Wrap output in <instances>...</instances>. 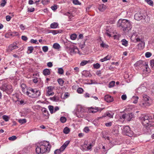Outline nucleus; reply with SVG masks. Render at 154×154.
Listing matches in <instances>:
<instances>
[{
  "mask_svg": "<svg viewBox=\"0 0 154 154\" xmlns=\"http://www.w3.org/2000/svg\"><path fill=\"white\" fill-rule=\"evenodd\" d=\"M51 147V146L49 142L44 141L43 144H39L36 148V152L37 154L48 152L50 151Z\"/></svg>",
  "mask_w": 154,
  "mask_h": 154,
  "instance_id": "obj_1",
  "label": "nucleus"
},
{
  "mask_svg": "<svg viewBox=\"0 0 154 154\" xmlns=\"http://www.w3.org/2000/svg\"><path fill=\"white\" fill-rule=\"evenodd\" d=\"M117 26L123 31L129 30L132 28L130 21L125 19H119L118 22Z\"/></svg>",
  "mask_w": 154,
  "mask_h": 154,
  "instance_id": "obj_2",
  "label": "nucleus"
},
{
  "mask_svg": "<svg viewBox=\"0 0 154 154\" xmlns=\"http://www.w3.org/2000/svg\"><path fill=\"white\" fill-rule=\"evenodd\" d=\"M151 117L148 116H145L141 118V120L143 125L147 128L150 127L154 128V124H152L151 123Z\"/></svg>",
  "mask_w": 154,
  "mask_h": 154,
  "instance_id": "obj_3",
  "label": "nucleus"
},
{
  "mask_svg": "<svg viewBox=\"0 0 154 154\" xmlns=\"http://www.w3.org/2000/svg\"><path fill=\"white\" fill-rule=\"evenodd\" d=\"M143 101L140 103V105L143 107L149 106L151 104L152 100L150 98L146 95L143 97Z\"/></svg>",
  "mask_w": 154,
  "mask_h": 154,
  "instance_id": "obj_4",
  "label": "nucleus"
},
{
  "mask_svg": "<svg viewBox=\"0 0 154 154\" xmlns=\"http://www.w3.org/2000/svg\"><path fill=\"white\" fill-rule=\"evenodd\" d=\"M95 143V141H93L91 143L88 144L87 141H85L84 142V144L81 146V149L83 151L91 149L92 147L94 145Z\"/></svg>",
  "mask_w": 154,
  "mask_h": 154,
  "instance_id": "obj_5",
  "label": "nucleus"
},
{
  "mask_svg": "<svg viewBox=\"0 0 154 154\" xmlns=\"http://www.w3.org/2000/svg\"><path fill=\"white\" fill-rule=\"evenodd\" d=\"M85 109L82 107L79 108L76 112L77 116L79 118H83L85 117Z\"/></svg>",
  "mask_w": 154,
  "mask_h": 154,
  "instance_id": "obj_6",
  "label": "nucleus"
},
{
  "mask_svg": "<svg viewBox=\"0 0 154 154\" xmlns=\"http://www.w3.org/2000/svg\"><path fill=\"white\" fill-rule=\"evenodd\" d=\"M123 132L126 135L129 137H131L133 134V132L131 131L128 126H126L123 128Z\"/></svg>",
  "mask_w": 154,
  "mask_h": 154,
  "instance_id": "obj_7",
  "label": "nucleus"
},
{
  "mask_svg": "<svg viewBox=\"0 0 154 154\" xmlns=\"http://www.w3.org/2000/svg\"><path fill=\"white\" fill-rule=\"evenodd\" d=\"M69 51L71 54L74 53H79L78 48L75 46H73L69 48Z\"/></svg>",
  "mask_w": 154,
  "mask_h": 154,
  "instance_id": "obj_8",
  "label": "nucleus"
},
{
  "mask_svg": "<svg viewBox=\"0 0 154 154\" xmlns=\"http://www.w3.org/2000/svg\"><path fill=\"white\" fill-rule=\"evenodd\" d=\"M48 91L46 94L47 96L53 95L54 93L53 91V89L54 88L52 86H49L47 88Z\"/></svg>",
  "mask_w": 154,
  "mask_h": 154,
  "instance_id": "obj_9",
  "label": "nucleus"
},
{
  "mask_svg": "<svg viewBox=\"0 0 154 154\" xmlns=\"http://www.w3.org/2000/svg\"><path fill=\"white\" fill-rule=\"evenodd\" d=\"M33 89L31 88H29L27 89V91L25 92L26 94L30 97L34 98V95L33 94Z\"/></svg>",
  "mask_w": 154,
  "mask_h": 154,
  "instance_id": "obj_10",
  "label": "nucleus"
},
{
  "mask_svg": "<svg viewBox=\"0 0 154 154\" xmlns=\"http://www.w3.org/2000/svg\"><path fill=\"white\" fill-rule=\"evenodd\" d=\"M103 109V108H100L97 107L93 108L91 107L90 109V112L94 113L97 111H101Z\"/></svg>",
  "mask_w": 154,
  "mask_h": 154,
  "instance_id": "obj_11",
  "label": "nucleus"
},
{
  "mask_svg": "<svg viewBox=\"0 0 154 154\" xmlns=\"http://www.w3.org/2000/svg\"><path fill=\"white\" fill-rule=\"evenodd\" d=\"M143 15L142 14L137 13L134 15V18L137 20H139L143 19Z\"/></svg>",
  "mask_w": 154,
  "mask_h": 154,
  "instance_id": "obj_12",
  "label": "nucleus"
},
{
  "mask_svg": "<svg viewBox=\"0 0 154 154\" xmlns=\"http://www.w3.org/2000/svg\"><path fill=\"white\" fill-rule=\"evenodd\" d=\"M104 100L107 102H111L113 101V98L111 96L106 95L104 97Z\"/></svg>",
  "mask_w": 154,
  "mask_h": 154,
  "instance_id": "obj_13",
  "label": "nucleus"
},
{
  "mask_svg": "<svg viewBox=\"0 0 154 154\" xmlns=\"http://www.w3.org/2000/svg\"><path fill=\"white\" fill-rule=\"evenodd\" d=\"M18 47L15 44H12L10 45L8 48L9 51H11L15 49H17Z\"/></svg>",
  "mask_w": 154,
  "mask_h": 154,
  "instance_id": "obj_14",
  "label": "nucleus"
},
{
  "mask_svg": "<svg viewBox=\"0 0 154 154\" xmlns=\"http://www.w3.org/2000/svg\"><path fill=\"white\" fill-rule=\"evenodd\" d=\"M143 62L142 60H139L137 61L134 64V66L135 67H143L144 65Z\"/></svg>",
  "mask_w": 154,
  "mask_h": 154,
  "instance_id": "obj_15",
  "label": "nucleus"
},
{
  "mask_svg": "<svg viewBox=\"0 0 154 154\" xmlns=\"http://www.w3.org/2000/svg\"><path fill=\"white\" fill-rule=\"evenodd\" d=\"M106 5L104 4H102L99 5L98 9L100 11H103L106 8Z\"/></svg>",
  "mask_w": 154,
  "mask_h": 154,
  "instance_id": "obj_16",
  "label": "nucleus"
},
{
  "mask_svg": "<svg viewBox=\"0 0 154 154\" xmlns=\"http://www.w3.org/2000/svg\"><path fill=\"white\" fill-rule=\"evenodd\" d=\"M50 69L46 68L43 70V73L45 75H50Z\"/></svg>",
  "mask_w": 154,
  "mask_h": 154,
  "instance_id": "obj_17",
  "label": "nucleus"
},
{
  "mask_svg": "<svg viewBox=\"0 0 154 154\" xmlns=\"http://www.w3.org/2000/svg\"><path fill=\"white\" fill-rule=\"evenodd\" d=\"M106 116H108L110 118H112L113 117V114L112 115L109 112H107L106 114H104L103 116L100 118H103V117H105Z\"/></svg>",
  "mask_w": 154,
  "mask_h": 154,
  "instance_id": "obj_18",
  "label": "nucleus"
},
{
  "mask_svg": "<svg viewBox=\"0 0 154 154\" xmlns=\"http://www.w3.org/2000/svg\"><path fill=\"white\" fill-rule=\"evenodd\" d=\"M64 14L68 17L69 20H71V18L73 17L71 12H66Z\"/></svg>",
  "mask_w": 154,
  "mask_h": 154,
  "instance_id": "obj_19",
  "label": "nucleus"
},
{
  "mask_svg": "<svg viewBox=\"0 0 154 154\" xmlns=\"http://www.w3.org/2000/svg\"><path fill=\"white\" fill-rule=\"evenodd\" d=\"M134 117V115L132 113H130L127 115L126 119L128 121L131 120L132 118Z\"/></svg>",
  "mask_w": 154,
  "mask_h": 154,
  "instance_id": "obj_20",
  "label": "nucleus"
},
{
  "mask_svg": "<svg viewBox=\"0 0 154 154\" xmlns=\"http://www.w3.org/2000/svg\"><path fill=\"white\" fill-rule=\"evenodd\" d=\"M143 74H147L151 72L150 68H144L143 70Z\"/></svg>",
  "mask_w": 154,
  "mask_h": 154,
  "instance_id": "obj_21",
  "label": "nucleus"
},
{
  "mask_svg": "<svg viewBox=\"0 0 154 154\" xmlns=\"http://www.w3.org/2000/svg\"><path fill=\"white\" fill-rule=\"evenodd\" d=\"M111 58V57L110 56L107 55L106 56L104 57L103 59H101L100 60V61L101 62H103L104 61L109 60Z\"/></svg>",
  "mask_w": 154,
  "mask_h": 154,
  "instance_id": "obj_22",
  "label": "nucleus"
},
{
  "mask_svg": "<svg viewBox=\"0 0 154 154\" xmlns=\"http://www.w3.org/2000/svg\"><path fill=\"white\" fill-rule=\"evenodd\" d=\"M145 43L144 42H141L138 44V48L140 50L143 49L144 47Z\"/></svg>",
  "mask_w": 154,
  "mask_h": 154,
  "instance_id": "obj_23",
  "label": "nucleus"
},
{
  "mask_svg": "<svg viewBox=\"0 0 154 154\" xmlns=\"http://www.w3.org/2000/svg\"><path fill=\"white\" fill-rule=\"evenodd\" d=\"M58 26V23L56 22H54L50 25V27L51 28L55 29L57 28Z\"/></svg>",
  "mask_w": 154,
  "mask_h": 154,
  "instance_id": "obj_24",
  "label": "nucleus"
},
{
  "mask_svg": "<svg viewBox=\"0 0 154 154\" xmlns=\"http://www.w3.org/2000/svg\"><path fill=\"white\" fill-rule=\"evenodd\" d=\"M90 62V60H83L82 61L81 63H80V65L81 66H83L84 65H86L88 63H89Z\"/></svg>",
  "mask_w": 154,
  "mask_h": 154,
  "instance_id": "obj_25",
  "label": "nucleus"
},
{
  "mask_svg": "<svg viewBox=\"0 0 154 154\" xmlns=\"http://www.w3.org/2000/svg\"><path fill=\"white\" fill-rule=\"evenodd\" d=\"M144 17H143V19H144V22L146 23H148L150 21V18L147 16V15H146L145 16V15H143Z\"/></svg>",
  "mask_w": 154,
  "mask_h": 154,
  "instance_id": "obj_26",
  "label": "nucleus"
},
{
  "mask_svg": "<svg viewBox=\"0 0 154 154\" xmlns=\"http://www.w3.org/2000/svg\"><path fill=\"white\" fill-rule=\"evenodd\" d=\"M121 42H122V44L125 46H127L128 44V42L125 39H123L122 40Z\"/></svg>",
  "mask_w": 154,
  "mask_h": 154,
  "instance_id": "obj_27",
  "label": "nucleus"
},
{
  "mask_svg": "<svg viewBox=\"0 0 154 154\" xmlns=\"http://www.w3.org/2000/svg\"><path fill=\"white\" fill-rule=\"evenodd\" d=\"M41 94V93L39 91L36 89L35 95H34V98L37 97L39 96Z\"/></svg>",
  "mask_w": 154,
  "mask_h": 154,
  "instance_id": "obj_28",
  "label": "nucleus"
},
{
  "mask_svg": "<svg viewBox=\"0 0 154 154\" xmlns=\"http://www.w3.org/2000/svg\"><path fill=\"white\" fill-rule=\"evenodd\" d=\"M70 131V129L67 127H65L63 130V132L64 134H68Z\"/></svg>",
  "mask_w": 154,
  "mask_h": 154,
  "instance_id": "obj_29",
  "label": "nucleus"
},
{
  "mask_svg": "<svg viewBox=\"0 0 154 154\" xmlns=\"http://www.w3.org/2000/svg\"><path fill=\"white\" fill-rule=\"evenodd\" d=\"M57 82L60 86H62L63 85L64 81L61 78L57 80Z\"/></svg>",
  "mask_w": 154,
  "mask_h": 154,
  "instance_id": "obj_30",
  "label": "nucleus"
},
{
  "mask_svg": "<svg viewBox=\"0 0 154 154\" xmlns=\"http://www.w3.org/2000/svg\"><path fill=\"white\" fill-rule=\"evenodd\" d=\"M139 97L137 96H134L132 97V99L134 100L133 103H136L138 101Z\"/></svg>",
  "mask_w": 154,
  "mask_h": 154,
  "instance_id": "obj_31",
  "label": "nucleus"
},
{
  "mask_svg": "<svg viewBox=\"0 0 154 154\" xmlns=\"http://www.w3.org/2000/svg\"><path fill=\"white\" fill-rule=\"evenodd\" d=\"M21 88L22 89V91L24 93H25V91H26V85L24 84H22L21 85Z\"/></svg>",
  "mask_w": 154,
  "mask_h": 154,
  "instance_id": "obj_32",
  "label": "nucleus"
},
{
  "mask_svg": "<svg viewBox=\"0 0 154 154\" xmlns=\"http://www.w3.org/2000/svg\"><path fill=\"white\" fill-rule=\"evenodd\" d=\"M53 47L55 49H59L60 48V46L58 44L55 43L53 45Z\"/></svg>",
  "mask_w": 154,
  "mask_h": 154,
  "instance_id": "obj_33",
  "label": "nucleus"
},
{
  "mask_svg": "<svg viewBox=\"0 0 154 154\" xmlns=\"http://www.w3.org/2000/svg\"><path fill=\"white\" fill-rule=\"evenodd\" d=\"M148 4L152 6L153 5V2L151 0H144Z\"/></svg>",
  "mask_w": 154,
  "mask_h": 154,
  "instance_id": "obj_34",
  "label": "nucleus"
},
{
  "mask_svg": "<svg viewBox=\"0 0 154 154\" xmlns=\"http://www.w3.org/2000/svg\"><path fill=\"white\" fill-rule=\"evenodd\" d=\"M48 108L50 113L51 114H52L53 112L54 107L52 106L49 105L48 106Z\"/></svg>",
  "mask_w": 154,
  "mask_h": 154,
  "instance_id": "obj_35",
  "label": "nucleus"
},
{
  "mask_svg": "<svg viewBox=\"0 0 154 154\" xmlns=\"http://www.w3.org/2000/svg\"><path fill=\"white\" fill-rule=\"evenodd\" d=\"M77 37V35L75 34H72L70 35V38L72 40H75Z\"/></svg>",
  "mask_w": 154,
  "mask_h": 154,
  "instance_id": "obj_36",
  "label": "nucleus"
},
{
  "mask_svg": "<svg viewBox=\"0 0 154 154\" xmlns=\"http://www.w3.org/2000/svg\"><path fill=\"white\" fill-rule=\"evenodd\" d=\"M50 32L52 33L54 35H55L60 33V32L59 30H52Z\"/></svg>",
  "mask_w": 154,
  "mask_h": 154,
  "instance_id": "obj_37",
  "label": "nucleus"
},
{
  "mask_svg": "<svg viewBox=\"0 0 154 154\" xmlns=\"http://www.w3.org/2000/svg\"><path fill=\"white\" fill-rule=\"evenodd\" d=\"M28 51L29 52V53L30 54L34 50V48L32 46H30L28 47Z\"/></svg>",
  "mask_w": 154,
  "mask_h": 154,
  "instance_id": "obj_38",
  "label": "nucleus"
},
{
  "mask_svg": "<svg viewBox=\"0 0 154 154\" xmlns=\"http://www.w3.org/2000/svg\"><path fill=\"white\" fill-rule=\"evenodd\" d=\"M18 122L20 123L23 124L26 122V121L25 119H19Z\"/></svg>",
  "mask_w": 154,
  "mask_h": 154,
  "instance_id": "obj_39",
  "label": "nucleus"
},
{
  "mask_svg": "<svg viewBox=\"0 0 154 154\" xmlns=\"http://www.w3.org/2000/svg\"><path fill=\"white\" fill-rule=\"evenodd\" d=\"M17 137L15 136H13L8 138L9 140L11 141H14L16 140Z\"/></svg>",
  "mask_w": 154,
  "mask_h": 154,
  "instance_id": "obj_40",
  "label": "nucleus"
},
{
  "mask_svg": "<svg viewBox=\"0 0 154 154\" xmlns=\"http://www.w3.org/2000/svg\"><path fill=\"white\" fill-rule=\"evenodd\" d=\"M2 118L3 119L5 120V121L6 122H7L8 121L9 119V118L7 115H4L2 116Z\"/></svg>",
  "mask_w": 154,
  "mask_h": 154,
  "instance_id": "obj_41",
  "label": "nucleus"
},
{
  "mask_svg": "<svg viewBox=\"0 0 154 154\" xmlns=\"http://www.w3.org/2000/svg\"><path fill=\"white\" fill-rule=\"evenodd\" d=\"M50 2V0H42V3L44 5H46L48 4Z\"/></svg>",
  "mask_w": 154,
  "mask_h": 154,
  "instance_id": "obj_42",
  "label": "nucleus"
},
{
  "mask_svg": "<svg viewBox=\"0 0 154 154\" xmlns=\"http://www.w3.org/2000/svg\"><path fill=\"white\" fill-rule=\"evenodd\" d=\"M100 46L103 48H107L108 47L107 45H106L103 42H102V43L100 44Z\"/></svg>",
  "mask_w": 154,
  "mask_h": 154,
  "instance_id": "obj_43",
  "label": "nucleus"
},
{
  "mask_svg": "<svg viewBox=\"0 0 154 154\" xmlns=\"http://www.w3.org/2000/svg\"><path fill=\"white\" fill-rule=\"evenodd\" d=\"M115 84V82L114 81H112L110 82L109 85V88H112L114 86Z\"/></svg>",
  "mask_w": 154,
  "mask_h": 154,
  "instance_id": "obj_44",
  "label": "nucleus"
},
{
  "mask_svg": "<svg viewBox=\"0 0 154 154\" xmlns=\"http://www.w3.org/2000/svg\"><path fill=\"white\" fill-rule=\"evenodd\" d=\"M58 73L60 74H62L63 73V70L62 68H59Z\"/></svg>",
  "mask_w": 154,
  "mask_h": 154,
  "instance_id": "obj_45",
  "label": "nucleus"
},
{
  "mask_svg": "<svg viewBox=\"0 0 154 154\" xmlns=\"http://www.w3.org/2000/svg\"><path fill=\"white\" fill-rule=\"evenodd\" d=\"M66 119L64 117H62L60 119V121L62 123H64L66 121Z\"/></svg>",
  "mask_w": 154,
  "mask_h": 154,
  "instance_id": "obj_46",
  "label": "nucleus"
},
{
  "mask_svg": "<svg viewBox=\"0 0 154 154\" xmlns=\"http://www.w3.org/2000/svg\"><path fill=\"white\" fill-rule=\"evenodd\" d=\"M7 3V0H2L0 5L2 7H4Z\"/></svg>",
  "mask_w": 154,
  "mask_h": 154,
  "instance_id": "obj_47",
  "label": "nucleus"
},
{
  "mask_svg": "<svg viewBox=\"0 0 154 154\" xmlns=\"http://www.w3.org/2000/svg\"><path fill=\"white\" fill-rule=\"evenodd\" d=\"M43 51L45 52H47L48 50V47L47 46H44L42 48Z\"/></svg>",
  "mask_w": 154,
  "mask_h": 154,
  "instance_id": "obj_48",
  "label": "nucleus"
},
{
  "mask_svg": "<svg viewBox=\"0 0 154 154\" xmlns=\"http://www.w3.org/2000/svg\"><path fill=\"white\" fill-rule=\"evenodd\" d=\"M83 89L81 88H79L77 90V91L78 93L79 94L82 93L83 92Z\"/></svg>",
  "mask_w": 154,
  "mask_h": 154,
  "instance_id": "obj_49",
  "label": "nucleus"
},
{
  "mask_svg": "<svg viewBox=\"0 0 154 154\" xmlns=\"http://www.w3.org/2000/svg\"><path fill=\"white\" fill-rule=\"evenodd\" d=\"M62 152L59 149L55 150L54 152V154H60Z\"/></svg>",
  "mask_w": 154,
  "mask_h": 154,
  "instance_id": "obj_50",
  "label": "nucleus"
},
{
  "mask_svg": "<svg viewBox=\"0 0 154 154\" xmlns=\"http://www.w3.org/2000/svg\"><path fill=\"white\" fill-rule=\"evenodd\" d=\"M145 55L146 57L149 58L151 56L152 54L149 52H147L146 53Z\"/></svg>",
  "mask_w": 154,
  "mask_h": 154,
  "instance_id": "obj_51",
  "label": "nucleus"
},
{
  "mask_svg": "<svg viewBox=\"0 0 154 154\" xmlns=\"http://www.w3.org/2000/svg\"><path fill=\"white\" fill-rule=\"evenodd\" d=\"M70 141L69 140H67L63 144V145L66 148L67 146L69 143Z\"/></svg>",
  "mask_w": 154,
  "mask_h": 154,
  "instance_id": "obj_52",
  "label": "nucleus"
},
{
  "mask_svg": "<svg viewBox=\"0 0 154 154\" xmlns=\"http://www.w3.org/2000/svg\"><path fill=\"white\" fill-rule=\"evenodd\" d=\"M150 63L152 67H154V60L152 59L150 61Z\"/></svg>",
  "mask_w": 154,
  "mask_h": 154,
  "instance_id": "obj_53",
  "label": "nucleus"
},
{
  "mask_svg": "<svg viewBox=\"0 0 154 154\" xmlns=\"http://www.w3.org/2000/svg\"><path fill=\"white\" fill-rule=\"evenodd\" d=\"M20 27L21 29L23 30H24L26 28L25 26L23 25V24H21L20 25Z\"/></svg>",
  "mask_w": 154,
  "mask_h": 154,
  "instance_id": "obj_54",
  "label": "nucleus"
},
{
  "mask_svg": "<svg viewBox=\"0 0 154 154\" xmlns=\"http://www.w3.org/2000/svg\"><path fill=\"white\" fill-rule=\"evenodd\" d=\"M73 3L75 5H80V3L78 1V0H73Z\"/></svg>",
  "mask_w": 154,
  "mask_h": 154,
  "instance_id": "obj_55",
  "label": "nucleus"
},
{
  "mask_svg": "<svg viewBox=\"0 0 154 154\" xmlns=\"http://www.w3.org/2000/svg\"><path fill=\"white\" fill-rule=\"evenodd\" d=\"M127 115L126 114H122L121 116H120L121 119H124L125 118H126Z\"/></svg>",
  "mask_w": 154,
  "mask_h": 154,
  "instance_id": "obj_56",
  "label": "nucleus"
},
{
  "mask_svg": "<svg viewBox=\"0 0 154 154\" xmlns=\"http://www.w3.org/2000/svg\"><path fill=\"white\" fill-rule=\"evenodd\" d=\"M21 38L24 41H26L28 39V38L27 37L24 35L22 36Z\"/></svg>",
  "mask_w": 154,
  "mask_h": 154,
  "instance_id": "obj_57",
  "label": "nucleus"
},
{
  "mask_svg": "<svg viewBox=\"0 0 154 154\" xmlns=\"http://www.w3.org/2000/svg\"><path fill=\"white\" fill-rule=\"evenodd\" d=\"M105 125L107 127H110L112 125V122H109L108 123H105Z\"/></svg>",
  "mask_w": 154,
  "mask_h": 154,
  "instance_id": "obj_58",
  "label": "nucleus"
},
{
  "mask_svg": "<svg viewBox=\"0 0 154 154\" xmlns=\"http://www.w3.org/2000/svg\"><path fill=\"white\" fill-rule=\"evenodd\" d=\"M89 129L88 127H85L84 129V131L86 133L88 132L89 131Z\"/></svg>",
  "mask_w": 154,
  "mask_h": 154,
  "instance_id": "obj_59",
  "label": "nucleus"
},
{
  "mask_svg": "<svg viewBox=\"0 0 154 154\" xmlns=\"http://www.w3.org/2000/svg\"><path fill=\"white\" fill-rule=\"evenodd\" d=\"M121 98L123 100H125L127 98V96L126 94H123L121 96Z\"/></svg>",
  "mask_w": 154,
  "mask_h": 154,
  "instance_id": "obj_60",
  "label": "nucleus"
},
{
  "mask_svg": "<svg viewBox=\"0 0 154 154\" xmlns=\"http://www.w3.org/2000/svg\"><path fill=\"white\" fill-rule=\"evenodd\" d=\"M66 148L63 145L60 147V149L62 152Z\"/></svg>",
  "mask_w": 154,
  "mask_h": 154,
  "instance_id": "obj_61",
  "label": "nucleus"
},
{
  "mask_svg": "<svg viewBox=\"0 0 154 154\" xmlns=\"http://www.w3.org/2000/svg\"><path fill=\"white\" fill-rule=\"evenodd\" d=\"M35 10V9L34 8H28V12H31L34 11Z\"/></svg>",
  "mask_w": 154,
  "mask_h": 154,
  "instance_id": "obj_62",
  "label": "nucleus"
},
{
  "mask_svg": "<svg viewBox=\"0 0 154 154\" xmlns=\"http://www.w3.org/2000/svg\"><path fill=\"white\" fill-rule=\"evenodd\" d=\"M11 17L9 15H7L6 17V20L8 21H9L11 20Z\"/></svg>",
  "mask_w": 154,
  "mask_h": 154,
  "instance_id": "obj_63",
  "label": "nucleus"
},
{
  "mask_svg": "<svg viewBox=\"0 0 154 154\" xmlns=\"http://www.w3.org/2000/svg\"><path fill=\"white\" fill-rule=\"evenodd\" d=\"M51 9L53 11H55L57 8V6L56 5H54L51 7Z\"/></svg>",
  "mask_w": 154,
  "mask_h": 154,
  "instance_id": "obj_64",
  "label": "nucleus"
}]
</instances>
